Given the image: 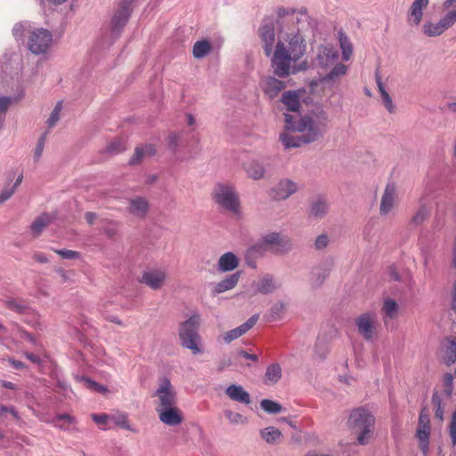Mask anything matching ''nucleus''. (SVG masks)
<instances>
[{"label":"nucleus","mask_w":456,"mask_h":456,"mask_svg":"<svg viewBox=\"0 0 456 456\" xmlns=\"http://www.w3.org/2000/svg\"><path fill=\"white\" fill-rule=\"evenodd\" d=\"M149 202L144 197L137 196L130 199L128 202L127 211L140 218H143L149 212Z\"/></svg>","instance_id":"nucleus-21"},{"label":"nucleus","mask_w":456,"mask_h":456,"mask_svg":"<svg viewBox=\"0 0 456 456\" xmlns=\"http://www.w3.org/2000/svg\"><path fill=\"white\" fill-rule=\"evenodd\" d=\"M53 42L52 33L45 28H36L29 32L28 47L34 54L47 52Z\"/></svg>","instance_id":"nucleus-6"},{"label":"nucleus","mask_w":456,"mask_h":456,"mask_svg":"<svg viewBox=\"0 0 456 456\" xmlns=\"http://www.w3.org/2000/svg\"><path fill=\"white\" fill-rule=\"evenodd\" d=\"M144 156V149L142 147H136L134 155L129 160V164L135 165L140 163Z\"/></svg>","instance_id":"nucleus-56"},{"label":"nucleus","mask_w":456,"mask_h":456,"mask_svg":"<svg viewBox=\"0 0 456 456\" xmlns=\"http://www.w3.org/2000/svg\"><path fill=\"white\" fill-rule=\"evenodd\" d=\"M338 58V53L330 45L321 46L318 51L317 59L322 67L330 65Z\"/></svg>","instance_id":"nucleus-28"},{"label":"nucleus","mask_w":456,"mask_h":456,"mask_svg":"<svg viewBox=\"0 0 456 456\" xmlns=\"http://www.w3.org/2000/svg\"><path fill=\"white\" fill-rule=\"evenodd\" d=\"M261 86L265 94L273 99L286 87V84L275 77L269 76L262 80Z\"/></svg>","instance_id":"nucleus-18"},{"label":"nucleus","mask_w":456,"mask_h":456,"mask_svg":"<svg viewBox=\"0 0 456 456\" xmlns=\"http://www.w3.org/2000/svg\"><path fill=\"white\" fill-rule=\"evenodd\" d=\"M266 250L274 254L283 255L291 249L290 240L280 232H270L261 238Z\"/></svg>","instance_id":"nucleus-8"},{"label":"nucleus","mask_w":456,"mask_h":456,"mask_svg":"<svg viewBox=\"0 0 456 456\" xmlns=\"http://www.w3.org/2000/svg\"><path fill=\"white\" fill-rule=\"evenodd\" d=\"M329 210V204L322 197H316L310 202L309 216L314 219H321L326 216Z\"/></svg>","instance_id":"nucleus-24"},{"label":"nucleus","mask_w":456,"mask_h":456,"mask_svg":"<svg viewBox=\"0 0 456 456\" xmlns=\"http://www.w3.org/2000/svg\"><path fill=\"white\" fill-rule=\"evenodd\" d=\"M346 73V66L344 64H337L323 78V83L336 81Z\"/></svg>","instance_id":"nucleus-40"},{"label":"nucleus","mask_w":456,"mask_h":456,"mask_svg":"<svg viewBox=\"0 0 456 456\" xmlns=\"http://www.w3.org/2000/svg\"><path fill=\"white\" fill-rule=\"evenodd\" d=\"M82 380L87 388L93 389L99 393H104L107 391L106 387H104L101 384L96 383L95 381L92 380L89 378L83 377Z\"/></svg>","instance_id":"nucleus-49"},{"label":"nucleus","mask_w":456,"mask_h":456,"mask_svg":"<svg viewBox=\"0 0 456 456\" xmlns=\"http://www.w3.org/2000/svg\"><path fill=\"white\" fill-rule=\"evenodd\" d=\"M239 258L232 252L223 254L218 259L217 268L219 272L226 273L235 270L239 266Z\"/></svg>","instance_id":"nucleus-25"},{"label":"nucleus","mask_w":456,"mask_h":456,"mask_svg":"<svg viewBox=\"0 0 456 456\" xmlns=\"http://www.w3.org/2000/svg\"><path fill=\"white\" fill-rule=\"evenodd\" d=\"M282 103L289 111H297L300 108L299 95L295 91H287L282 94Z\"/></svg>","instance_id":"nucleus-32"},{"label":"nucleus","mask_w":456,"mask_h":456,"mask_svg":"<svg viewBox=\"0 0 456 456\" xmlns=\"http://www.w3.org/2000/svg\"><path fill=\"white\" fill-rule=\"evenodd\" d=\"M224 415L232 424L244 423L246 420V419L239 412L225 411Z\"/></svg>","instance_id":"nucleus-50"},{"label":"nucleus","mask_w":456,"mask_h":456,"mask_svg":"<svg viewBox=\"0 0 456 456\" xmlns=\"http://www.w3.org/2000/svg\"><path fill=\"white\" fill-rule=\"evenodd\" d=\"M443 386H444V393L445 394V395L447 397H450L452 394V389H453V377L452 374L447 373L444 375Z\"/></svg>","instance_id":"nucleus-48"},{"label":"nucleus","mask_w":456,"mask_h":456,"mask_svg":"<svg viewBox=\"0 0 456 456\" xmlns=\"http://www.w3.org/2000/svg\"><path fill=\"white\" fill-rule=\"evenodd\" d=\"M445 28L441 20L438 22L433 23L431 21H427L423 24L422 32L429 37H438L442 35L445 31Z\"/></svg>","instance_id":"nucleus-34"},{"label":"nucleus","mask_w":456,"mask_h":456,"mask_svg":"<svg viewBox=\"0 0 456 456\" xmlns=\"http://www.w3.org/2000/svg\"><path fill=\"white\" fill-rule=\"evenodd\" d=\"M278 17L279 20H277L278 28H280V24L281 20L290 19L291 17H296L294 15L295 11L289 12V10H286L285 8L281 7L278 10Z\"/></svg>","instance_id":"nucleus-57"},{"label":"nucleus","mask_w":456,"mask_h":456,"mask_svg":"<svg viewBox=\"0 0 456 456\" xmlns=\"http://www.w3.org/2000/svg\"><path fill=\"white\" fill-rule=\"evenodd\" d=\"M61 109H62V103H61V102H58L56 103L55 107L53 108L49 118L46 121V124L49 128H53L57 124V122L60 120V113L61 111Z\"/></svg>","instance_id":"nucleus-47"},{"label":"nucleus","mask_w":456,"mask_h":456,"mask_svg":"<svg viewBox=\"0 0 456 456\" xmlns=\"http://www.w3.org/2000/svg\"><path fill=\"white\" fill-rule=\"evenodd\" d=\"M115 423L124 428V429H127V430H131V428L130 426L128 425V422H127V419H126V415H119V416H117L115 418Z\"/></svg>","instance_id":"nucleus-62"},{"label":"nucleus","mask_w":456,"mask_h":456,"mask_svg":"<svg viewBox=\"0 0 456 456\" xmlns=\"http://www.w3.org/2000/svg\"><path fill=\"white\" fill-rule=\"evenodd\" d=\"M225 395L231 400L243 404H249L251 402L249 394L240 385H230L225 389Z\"/></svg>","instance_id":"nucleus-23"},{"label":"nucleus","mask_w":456,"mask_h":456,"mask_svg":"<svg viewBox=\"0 0 456 456\" xmlns=\"http://www.w3.org/2000/svg\"><path fill=\"white\" fill-rule=\"evenodd\" d=\"M259 36L263 43L264 52L266 56L273 54V45L275 42V28L273 23L264 24L259 28Z\"/></svg>","instance_id":"nucleus-15"},{"label":"nucleus","mask_w":456,"mask_h":456,"mask_svg":"<svg viewBox=\"0 0 456 456\" xmlns=\"http://www.w3.org/2000/svg\"><path fill=\"white\" fill-rule=\"evenodd\" d=\"M285 308H286V305L283 302H281V301L276 302L275 304H273L271 306L268 314H265V318L266 319L267 322L279 321L281 319L283 313L285 311Z\"/></svg>","instance_id":"nucleus-36"},{"label":"nucleus","mask_w":456,"mask_h":456,"mask_svg":"<svg viewBox=\"0 0 456 456\" xmlns=\"http://www.w3.org/2000/svg\"><path fill=\"white\" fill-rule=\"evenodd\" d=\"M25 30V25L22 23H17L12 28V34L16 39H20Z\"/></svg>","instance_id":"nucleus-63"},{"label":"nucleus","mask_w":456,"mask_h":456,"mask_svg":"<svg viewBox=\"0 0 456 456\" xmlns=\"http://www.w3.org/2000/svg\"><path fill=\"white\" fill-rule=\"evenodd\" d=\"M75 422V419L69 414H58L53 419L54 427L60 428L63 430H68V426Z\"/></svg>","instance_id":"nucleus-43"},{"label":"nucleus","mask_w":456,"mask_h":456,"mask_svg":"<svg viewBox=\"0 0 456 456\" xmlns=\"http://www.w3.org/2000/svg\"><path fill=\"white\" fill-rule=\"evenodd\" d=\"M4 305L18 314H23L28 309V305L23 300L7 299L4 301Z\"/></svg>","instance_id":"nucleus-42"},{"label":"nucleus","mask_w":456,"mask_h":456,"mask_svg":"<svg viewBox=\"0 0 456 456\" xmlns=\"http://www.w3.org/2000/svg\"><path fill=\"white\" fill-rule=\"evenodd\" d=\"M125 150V145L120 140H115L111 142L108 147L107 151L110 153H118Z\"/></svg>","instance_id":"nucleus-55"},{"label":"nucleus","mask_w":456,"mask_h":456,"mask_svg":"<svg viewBox=\"0 0 456 456\" xmlns=\"http://www.w3.org/2000/svg\"><path fill=\"white\" fill-rule=\"evenodd\" d=\"M156 411L159 414V420L165 425L174 427L181 424L183 421V414L176 405L169 408L159 409V411Z\"/></svg>","instance_id":"nucleus-16"},{"label":"nucleus","mask_w":456,"mask_h":456,"mask_svg":"<svg viewBox=\"0 0 456 456\" xmlns=\"http://www.w3.org/2000/svg\"><path fill=\"white\" fill-rule=\"evenodd\" d=\"M285 128L289 131L297 132V121H294V117L290 114H284Z\"/></svg>","instance_id":"nucleus-58"},{"label":"nucleus","mask_w":456,"mask_h":456,"mask_svg":"<svg viewBox=\"0 0 456 456\" xmlns=\"http://www.w3.org/2000/svg\"><path fill=\"white\" fill-rule=\"evenodd\" d=\"M429 0H414L408 11L407 22L411 26H419L423 17V11Z\"/></svg>","instance_id":"nucleus-17"},{"label":"nucleus","mask_w":456,"mask_h":456,"mask_svg":"<svg viewBox=\"0 0 456 456\" xmlns=\"http://www.w3.org/2000/svg\"><path fill=\"white\" fill-rule=\"evenodd\" d=\"M382 312L386 317L394 319L398 314V304L394 299L387 298L384 301Z\"/></svg>","instance_id":"nucleus-41"},{"label":"nucleus","mask_w":456,"mask_h":456,"mask_svg":"<svg viewBox=\"0 0 456 456\" xmlns=\"http://www.w3.org/2000/svg\"><path fill=\"white\" fill-rule=\"evenodd\" d=\"M375 77L383 104L390 113H393L395 111V106L392 98L390 97L389 94L386 91L385 86L381 81V77L379 74V71H376Z\"/></svg>","instance_id":"nucleus-33"},{"label":"nucleus","mask_w":456,"mask_h":456,"mask_svg":"<svg viewBox=\"0 0 456 456\" xmlns=\"http://www.w3.org/2000/svg\"><path fill=\"white\" fill-rule=\"evenodd\" d=\"M339 44L343 60L348 61L353 53V46L347 36L343 32H339Z\"/></svg>","instance_id":"nucleus-39"},{"label":"nucleus","mask_w":456,"mask_h":456,"mask_svg":"<svg viewBox=\"0 0 456 456\" xmlns=\"http://www.w3.org/2000/svg\"><path fill=\"white\" fill-rule=\"evenodd\" d=\"M261 408L268 413H279L281 411V405L274 401L264 399L260 403Z\"/></svg>","instance_id":"nucleus-46"},{"label":"nucleus","mask_w":456,"mask_h":456,"mask_svg":"<svg viewBox=\"0 0 456 456\" xmlns=\"http://www.w3.org/2000/svg\"><path fill=\"white\" fill-rule=\"evenodd\" d=\"M47 133L48 132H45L44 133L38 142H37V147L35 149V152H34V159L36 161H37L40 157L42 156V153H43V151H44V147H45V141H46V135H47Z\"/></svg>","instance_id":"nucleus-51"},{"label":"nucleus","mask_w":456,"mask_h":456,"mask_svg":"<svg viewBox=\"0 0 456 456\" xmlns=\"http://www.w3.org/2000/svg\"><path fill=\"white\" fill-rule=\"evenodd\" d=\"M20 338L27 339L31 345L35 346H39L40 344L38 343L37 339L30 333L24 330H20Z\"/></svg>","instance_id":"nucleus-61"},{"label":"nucleus","mask_w":456,"mask_h":456,"mask_svg":"<svg viewBox=\"0 0 456 456\" xmlns=\"http://www.w3.org/2000/svg\"><path fill=\"white\" fill-rule=\"evenodd\" d=\"M247 176L252 180H260L265 176L266 168L263 162L250 159L242 166Z\"/></svg>","instance_id":"nucleus-20"},{"label":"nucleus","mask_w":456,"mask_h":456,"mask_svg":"<svg viewBox=\"0 0 456 456\" xmlns=\"http://www.w3.org/2000/svg\"><path fill=\"white\" fill-rule=\"evenodd\" d=\"M374 424V416L362 407L354 409L347 420L348 428L356 436L357 444L360 445H365L370 442Z\"/></svg>","instance_id":"nucleus-3"},{"label":"nucleus","mask_w":456,"mask_h":456,"mask_svg":"<svg viewBox=\"0 0 456 456\" xmlns=\"http://www.w3.org/2000/svg\"><path fill=\"white\" fill-rule=\"evenodd\" d=\"M281 378V368L278 363H273L266 369L265 374V384H275Z\"/></svg>","instance_id":"nucleus-35"},{"label":"nucleus","mask_w":456,"mask_h":456,"mask_svg":"<svg viewBox=\"0 0 456 456\" xmlns=\"http://www.w3.org/2000/svg\"><path fill=\"white\" fill-rule=\"evenodd\" d=\"M374 315L370 313H364L361 314L359 317H357L355 320V324L357 326L359 333L366 340H371L374 338Z\"/></svg>","instance_id":"nucleus-12"},{"label":"nucleus","mask_w":456,"mask_h":456,"mask_svg":"<svg viewBox=\"0 0 456 456\" xmlns=\"http://www.w3.org/2000/svg\"><path fill=\"white\" fill-rule=\"evenodd\" d=\"M266 248L264 245V243L262 242V240H260L257 243L254 244L253 246H251L247 251H246V254H245V260H246V263L247 265L253 268V269H256V264L255 262V258L256 257H259V256H263L264 254L266 252Z\"/></svg>","instance_id":"nucleus-27"},{"label":"nucleus","mask_w":456,"mask_h":456,"mask_svg":"<svg viewBox=\"0 0 456 456\" xmlns=\"http://www.w3.org/2000/svg\"><path fill=\"white\" fill-rule=\"evenodd\" d=\"M260 436L269 444H279L282 437L281 432L275 427H267L261 429Z\"/></svg>","instance_id":"nucleus-31"},{"label":"nucleus","mask_w":456,"mask_h":456,"mask_svg":"<svg viewBox=\"0 0 456 456\" xmlns=\"http://www.w3.org/2000/svg\"><path fill=\"white\" fill-rule=\"evenodd\" d=\"M445 29L447 30L451 28L454 23H456V10H452L448 12L442 19H441Z\"/></svg>","instance_id":"nucleus-52"},{"label":"nucleus","mask_w":456,"mask_h":456,"mask_svg":"<svg viewBox=\"0 0 456 456\" xmlns=\"http://www.w3.org/2000/svg\"><path fill=\"white\" fill-rule=\"evenodd\" d=\"M258 318V314H254L239 327L224 332L223 335H221L223 341L226 344H230L232 341L239 338L256 323Z\"/></svg>","instance_id":"nucleus-14"},{"label":"nucleus","mask_w":456,"mask_h":456,"mask_svg":"<svg viewBox=\"0 0 456 456\" xmlns=\"http://www.w3.org/2000/svg\"><path fill=\"white\" fill-rule=\"evenodd\" d=\"M330 266L327 263L320 264L311 271V285L313 288H319L330 275Z\"/></svg>","instance_id":"nucleus-22"},{"label":"nucleus","mask_w":456,"mask_h":456,"mask_svg":"<svg viewBox=\"0 0 456 456\" xmlns=\"http://www.w3.org/2000/svg\"><path fill=\"white\" fill-rule=\"evenodd\" d=\"M450 436L452 438V445H456V416L454 415L453 420L450 424Z\"/></svg>","instance_id":"nucleus-64"},{"label":"nucleus","mask_w":456,"mask_h":456,"mask_svg":"<svg viewBox=\"0 0 456 456\" xmlns=\"http://www.w3.org/2000/svg\"><path fill=\"white\" fill-rule=\"evenodd\" d=\"M418 424L430 426L429 411L427 407L422 408L420 411Z\"/></svg>","instance_id":"nucleus-59"},{"label":"nucleus","mask_w":456,"mask_h":456,"mask_svg":"<svg viewBox=\"0 0 456 456\" xmlns=\"http://www.w3.org/2000/svg\"><path fill=\"white\" fill-rule=\"evenodd\" d=\"M329 115L322 110H317L301 117L297 120L296 131L305 136L308 143L322 138L329 129Z\"/></svg>","instance_id":"nucleus-2"},{"label":"nucleus","mask_w":456,"mask_h":456,"mask_svg":"<svg viewBox=\"0 0 456 456\" xmlns=\"http://www.w3.org/2000/svg\"><path fill=\"white\" fill-rule=\"evenodd\" d=\"M199 327L200 316L198 314H193L182 322L179 329L181 345L183 347L190 349L193 354L202 353V349L199 346V342L200 341Z\"/></svg>","instance_id":"nucleus-5"},{"label":"nucleus","mask_w":456,"mask_h":456,"mask_svg":"<svg viewBox=\"0 0 456 456\" xmlns=\"http://www.w3.org/2000/svg\"><path fill=\"white\" fill-rule=\"evenodd\" d=\"M51 216L49 214L44 213L43 215L37 217L31 224V231L36 235H39L43 230L51 223Z\"/></svg>","instance_id":"nucleus-38"},{"label":"nucleus","mask_w":456,"mask_h":456,"mask_svg":"<svg viewBox=\"0 0 456 456\" xmlns=\"http://www.w3.org/2000/svg\"><path fill=\"white\" fill-rule=\"evenodd\" d=\"M429 216V211L426 206H421L411 219V224L414 226L421 225Z\"/></svg>","instance_id":"nucleus-44"},{"label":"nucleus","mask_w":456,"mask_h":456,"mask_svg":"<svg viewBox=\"0 0 456 456\" xmlns=\"http://www.w3.org/2000/svg\"><path fill=\"white\" fill-rule=\"evenodd\" d=\"M281 287V283L271 273H265L260 277L256 283L257 292L267 295L272 294Z\"/></svg>","instance_id":"nucleus-19"},{"label":"nucleus","mask_w":456,"mask_h":456,"mask_svg":"<svg viewBox=\"0 0 456 456\" xmlns=\"http://www.w3.org/2000/svg\"><path fill=\"white\" fill-rule=\"evenodd\" d=\"M54 251L64 259H76L80 256L79 252L70 249H55Z\"/></svg>","instance_id":"nucleus-53"},{"label":"nucleus","mask_w":456,"mask_h":456,"mask_svg":"<svg viewBox=\"0 0 456 456\" xmlns=\"http://www.w3.org/2000/svg\"><path fill=\"white\" fill-rule=\"evenodd\" d=\"M167 279V273L160 268H149L142 272L138 279L140 283L145 284L153 290H159L163 287Z\"/></svg>","instance_id":"nucleus-10"},{"label":"nucleus","mask_w":456,"mask_h":456,"mask_svg":"<svg viewBox=\"0 0 456 456\" xmlns=\"http://www.w3.org/2000/svg\"><path fill=\"white\" fill-rule=\"evenodd\" d=\"M298 17H291L281 20L278 28V41L271 59L272 69L278 77H288L299 70L295 63L306 53V41Z\"/></svg>","instance_id":"nucleus-1"},{"label":"nucleus","mask_w":456,"mask_h":456,"mask_svg":"<svg viewBox=\"0 0 456 456\" xmlns=\"http://www.w3.org/2000/svg\"><path fill=\"white\" fill-rule=\"evenodd\" d=\"M154 395L158 398L156 411L176 405V392L167 378L159 380Z\"/></svg>","instance_id":"nucleus-7"},{"label":"nucleus","mask_w":456,"mask_h":456,"mask_svg":"<svg viewBox=\"0 0 456 456\" xmlns=\"http://www.w3.org/2000/svg\"><path fill=\"white\" fill-rule=\"evenodd\" d=\"M280 141L286 150L299 148L305 144H309L302 134L295 135L289 133H281L280 134Z\"/></svg>","instance_id":"nucleus-26"},{"label":"nucleus","mask_w":456,"mask_h":456,"mask_svg":"<svg viewBox=\"0 0 456 456\" xmlns=\"http://www.w3.org/2000/svg\"><path fill=\"white\" fill-rule=\"evenodd\" d=\"M211 45L208 40L197 41L192 48L193 57L196 59H203L211 51Z\"/></svg>","instance_id":"nucleus-37"},{"label":"nucleus","mask_w":456,"mask_h":456,"mask_svg":"<svg viewBox=\"0 0 456 456\" xmlns=\"http://www.w3.org/2000/svg\"><path fill=\"white\" fill-rule=\"evenodd\" d=\"M212 200L219 208L236 216L240 214V202L235 188L229 183H216L212 191Z\"/></svg>","instance_id":"nucleus-4"},{"label":"nucleus","mask_w":456,"mask_h":456,"mask_svg":"<svg viewBox=\"0 0 456 456\" xmlns=\"http://www.w3.org/2000/svg\"><path fill=\"white\" fill-rule=\"evenodd\" d=\"M416 436L419 440V448L426 456L429 448L430 426L418 424Z\"/></svg>","instance_id":"nucleus-30"},{"label":"nucleus","mask_w":456,"mask_h":456,"mask_svg":"<svg viewBox=\"0 0 456 456\" xmlns=\"http://www.w3.org/2000/svg\"><path fill=\"white\" fill-rule=\"evenodd\" d=\"M329 242V236L326 233H322L319 235L314 241L315 248L318 250H322L328 246Z\"/></svg>","instance_id":"nucleus-54"},{"label":"nucleus","mask_w":456,"mask_h":456,"mask_svg":"<svg viewBox=\"0 0 456 456\" xmlns=\"http://www.w3.org/2000/svg\"><path fill=\"white\" fill-rule=\"evenodd\" d=\"M240 272L230 274L216 285L215 291L217 294L233 289L239 282Z\"/></svg>","instance_id":"nucleus-29"},{"label":"nucleus","mask_w":456,"mask_h":456,"mask_svg":"<svg viewBox=\"0 0 456 456\" xmlns=\"http://www.w3.org/2000/svg\"><path fill=\"white\" fill-rule=\"evenodd\" d=\"M15 190L12 186H8L4 188L0 192V204H3L6 200H8L14 193Z\"/></svg>","instance_id":"nucleus-60"},{"label":"nucleus","mask_w":456,"mask_h":456,"mask_svg":"<svg viewBox=\"0 0 456 456\" xmlns=\"http://www.w3.org/2000/svg\"><path fill=\"white\" fill-rule=\"evenodd\" d=\"M396 202V186L394 183H388L384 190L380 200L379 213L387 216L394 208Z\"/></svg>","instance_id":"nucleus-13"},{"label":"nucleus","mask_w":456,"mask_h":456,"mask_svg":"<svg viewBox=\"0 0 456 456\" xmlns=\"http://www.w3.org/2000/svg\"><path fill=\"white\" fill-rule=\"evenodd\" d=\"M444 361L447 365H452L456 361V342L449 340L446 345Z\"/></svg>","instance_id":"nucleus-45"},{"label":"nucleus","mask_w":456,"mask_h":456,"mask_svg":"<svg viewBox=\"0 0 456 456\" xmlns=\"http://www.w3.org/2000/svg\"><path fill=\"white\" fill-rule=\"evenodd\" d=\"M132 11V0L120 1L111 19L110 28L113 35L117 37L120 35L131 16Z\"/></svg>","instance_id":"nucleus-9"},{"label":"nucleus","mask_w":456,"mask_h":456,"mask_svg":"<svg viewBox=\"0 0 456 456\" xmlns=\"http://www.w3.org/2000/svg\"><path fill=\"white\" fill-rule=\"evenodd\" d=\"M297 191V185L296 183L289 179H281L273 188L271 190V196L275 200H282L289 198Z\"/></svg>","instance_id":"nucleus-11"}]
</instances>
